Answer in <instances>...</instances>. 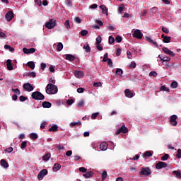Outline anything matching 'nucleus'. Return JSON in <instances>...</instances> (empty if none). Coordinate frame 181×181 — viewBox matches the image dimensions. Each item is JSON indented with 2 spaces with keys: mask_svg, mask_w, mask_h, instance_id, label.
I'll list each match as a JSON object with an SVG mask.
<instances>
[{
  "mask_svg": "<svg viewBox=\"0 0 181 181\" xmlns=\"http://www.w3.org/2000/svg\"><path fill=\"white\" fill-rule=\"evenodd\" d=\"M161 62H170V58L169 57H160Z\"/></svg>",
  "mask_w": 181,
  "mask_h": 181,
  "instance_id": "obj_43",
  "label": "nucleus"
},
{
  "mask_svg": "<svg viewBox=\"0 0 181 181\" xmlns=\"http://www.w3.org/2000/svg\"><path fill=\"white\" fill-rule=\"evenodd\" d=\"M100 9L103 11V13L106 15V16H108V8L104 5H100Z\"/></svg>",
  "mask_w": 181,
  "mask_h": 181,
  "instance_id": "obj_20",
  "label": "nucleus"
},
{
  "mask_svg": "<svg viewBox=\"0 0 181 181\" xmlns=\"http://www.w3.org/2000/svg\"><path fill=\"white\" fill-rule=\"evenodd\" d=\"M56 26V20L50 19L48 22L45 23V28L47 29H53Z\"/></svg>",
  "mask_w": 181,
  "mask_h": 181,
  "instance_id": "obj_3",
  "label": "nucleus"
},
{
  "mask_svg": "<svg viewBox=\"0 0 181 181\" xmlns=\"http://www.w3.org/2000/svg\"><path fill=\"white\" fill-rule=\"evenodd\" d=\"M30 138H32V139H37V138H39V136H37V134L36 133H31Z\"/></svg>",
  "mask_w": 181,
  "mask_h": 181,
  "instance_id": "obj_37",
  "label": "nucleus"
},
{
  "mask_svg": "<svg viewBox=\"0 0 181 181\" xmlns=\"http://www.w3.org/2000/svg\"><path fill=\"white\" fill-rule=\"evenodd\" d=\"M66 60H69V62H74L76 60V57L70 54H67L66 55Z\"/></svg>",
  "mask_w": 181,
  "mask_h": 181,
  "instance_id": "obj_19",
  "label": "nucleus"
},
{
  "mask_svg": "<svg viewBox=\"0 0 181 181\" xmlns=\"http://www.w3.org/2000/svg\"><path fill=\"white\" fill-rule=\"evenodd\" d=\"M169 159V156L168 154H165L162 158L161 160H168Z\"/></svg>",
  "mask_w": 181,
  "mask_h": 181,
  "instance_id": "obj_55",
  "label": "nucleus"
},
{
  "mask_svg": "<svg viewBox=\"0 0 181 181\" xmlns=\"http://www.w3.org/2000/svg\"><path fill=\"white\" fill-rule=\"evenodd\" d=\"M133 37H136V39H142L144 37V34L141 32V30H136L134 33L132 34Z\"/></svg>",
  "mask_w": 181,
  "mask_h": 181,
  "instance_id": "obj_5",
  "label": "nucleus"
},
{
  "mask_svg": "<svg viewBox=\"0 0 181 181\" xmlns=\"http://www.w3.org/2000/svg\"><path fill=\"white\" fill-rule=\"evenodd\" d=\"M59 129V127H57V124H54L52 127H50L48 131L49 132H56Z\"/></svg>",
  "mask_w": 181,
  "mask_h": 181,
  "instance_id": "obj_21",
  "label": "nucleus"
},
{
  "mask_svg": "<svg viewBox=\"0 0 181 181\" xmlns=\"http://www.w3.org/2000/svg\"><path fill=\"white\" fill-rule=\"evenodd\" d=\"M62 168V165L59 163H55L53 167L54 172H57L58 170H60V168Z\"/></svg>",
  "mask_w": 181,
  "mask_h": 181,
  "instance_id": "obj_26",
  "label": "nucleus"
},
{
  "mask_svg": "<svg viewBox=\"0 0 181 181\" xmlns=\"http://www.w3.org/2000/svg\"><path fill=\"white\" fill-rule=\"evenodd\" d=\"M64 26L66 29H70L71 26H70V21L66 20L64 23Z\"/></svg>",
  "mask_w": 181,
  "mask_h": 181,
  "instance_id": "obj_35",
  "label": "nucleus"
},
{
  "mask_svg": "<svg viewBox=\"0 0 181 181\" xmlns=\"http://www.w3.org/2000/svg\"><path fill=\"white\" fill-rule=\"evenodd\" d=\"M176 119H177V115H173V116H171L170 121L171 125H173V127H176V125H177V122L176 121Z\"/></svg>",
  "mask_w": 181,
  "mask_h": 181,
  "instance_id": "obj_9",
  "label": "nucleus"
},
{
  "mask_svg": "<svg viewBox=\"0 0 181 181\" xmlns=\"http://www.w3.org/2000/svg\"><path fill=\"white\" fill-rule=\"evenodd\" d=\"M107 176H108V174L107 173V171H104L102 173V180H104L105 179H107Z\"/></svg>",
  "mask_w": 181,
  "mask_h": 181,
  "instance_id": "obj_44",
  "label": "nucleus"
},
{
  "mask_svg": "<svg viewBox=\"0 0 181 181\" xmlns=\"http://www.w3.org/2000/svg\"><path fill=\"white\" fill-rule=\"evenodd\" d=\"M127 134L128 132V128L125 127V124H123L121 128H119L117 132H116V135H119V134Z\"/></svg>",
  "mask_w": 181,
  "mask_h": 181,
  "instance_id": "obj_6",
  "label": "nucleus"
},
{
  "mask_svg": "<svg viewBox=\"0 0 181 181\" xmlns=\"http://www.w3.org/2000/svg\"><path fill=\"white\" fill-rule=\"evenodd\" d=\"M151 156H152V151H146L143 154V158L151 157Z\"/></svg>",
  "mask_w": 181,
  "mask_h": 181,
  "instance_id": "obj_30",
  "label": "nucleus"
},
{
  "mask_svg": "<svg viewBox=\"0 0 181 181\" xmlns=\"http://www.w3.org/2000/svg\"><path fill=\"white\" fill-rule=\"evenodd\" d=\"M107 30H110V32H112L114 30H115V27H114L113 25H112L111 24H110L107 28Z\"/></svg>",
  "mask_w": 181,
  "mask_h": 181,
  "instance_id": "obj_40",
  "label": "nucleus"
},
{
  "mask_svg": "<svg viewBox=\"0 0 181 181\" xmlns=\"http://www.w3.org/2000/svg\"><path fill=\"white\" fill-rule=\"evenodd\" d=\"M76 125H81V122L78 121V122H72L70 123V127H76Z\"/></svg>",
  "mask_w": 181,
  "mask_h": 181,
  "instance_id": "obj_31",
  "label": "nucleus"
},
{
  "mask_svg": "<svg viewBox=\"0 0 181 181\" xmlns=\"http://www.w3.org/2000/svg\"><path fill=\"white\" fill-rule=\"evenodd\" d=\"M96 48L98 49V50H103V46L100 45V44H96Z\"/></svg>",
  "mask_w": 181,
  "mask_h": 181,
  "instance_id": "obj_64",
  "label": "nucleus"
},
{
  "mask_svg": "<svg viewBox=\"0 0 181 181\" xmlns=\"http://www.w3.org/2000/svg\"><path fill=\"white\" fill-rule=\"evenodd\" d=\"M102 84L101 82H95L93 83L94 87H101Z\"/></svg>",
  "mask_w": 181,
  "mask_h": 181,
  "instance_id": "obj_60",
  "label": "nucleus"
},
{
  "mask_svg": "<svg viewBox=\"0 0 181 181\" xmlns=\"http://www.w3.org/2000/svg\"><path fill=\"white\" fill-rule=\"evenodd\" d=\"M13 11H8L5 16L6 19L8 22H11V21L13 19Z\"/></svg>",
  "mask_w": 181,
  "mask_h": 181,
  "instance_id": "obj_10",
  "label": "nucleus"
},
{
  "mask_svg": "<svg viewBox=\"0 0 181 181\" xmlns=\"http://www.w3.org/2000/svg\"><path fill=\"white\" fill-rule=\"evenodd\" d=\"M124 5H121L119 8H118V12H120V13H122V12H124Z\"/></svg>",
  "mask_w": 181,
  "mask_h": 181,
  "instance_id": "obj_58",
  "label": "nucleus"
},
{
  "mask_svg": "<svg viewBox=\"0 0 181 181\" xmlns=\"http://www.w3.org/2000/svg\"><path fill=\"white\" fill-rule=\"evenodd\" d=\"M115 40L117 43H121V42H122V37L120 36H117Z\"/></svg>",
  "mask_w": 181,
  "mask_h": 181,
  "instance_id": "obj_50",
  "label": "nucleus"
},
{
  "mask_svg": "<svg viewBox=\"0 0 181 181\" xmlns=\"http://www.w3.org/2000/svg\"><path fill=\"white\" fill-rule=\"evenodd\" d=\"M99 114H100L99 112L93 113L91 116L92 119H95V118H97V117H98Z\"/></svg>",
  "mask_w": 181,
  "mask_h": 181,
  "instance_id": "obj_56",
  "label": "nucleus"
},
{
  "mask_svg": "<svg viewBox=\"0 0 181 181\" xmlns=\"http://www.w3.org/2000/svg\"><path fill=\"white\" fill-rule=\"evenodd\" d=\"M103 39L101 38V36L98 35L96 38V45H100Z\"/></svg>",
  "mask_w": 181,
  "mask_h": 181,
  "instance_id": "obj_45",
  "label": "nucleus"
},
{
  "mask_svg": "<svg viewBox=\"0 0 181 181\" xmlns=\"http://www.w3.org/2000/svg\"><path fill=\"white\" fill-rule=\"evenodd\" d=\"M171 88H177V82L173 81L170 84Z\"/></svg>",
  "mask_w": 181,
  "mask_h": 181,
  "instance_id": "obj_36",
  "label": "nucleus"
},
{
  "mask_svg": "<svg viewBox=\"0 0 181 181\" xmlns=\"http://www.w3.org/2000/svg\"><path fill=\"white\" fill-rule=\"evenodd\" d=\"M176 158H177V159H180V158H181V149L177 150V154H176Z\"/></svg>",
  "mask_w": 181,
  "mask_h": 181,
  "instance_id": "obj_48",
  "label": "nucleus"
},
{
  "mask_svg": "<svg viewBox=\"0 0 181 181\" xmlns=\"http://www.w3.org/2000/svg\"><path fill=\"white\" fill-rule=\"evenodd\" d=\"M46 88L47 94H57V91H59L57 86L52 83L47 85Z\"/></svg>",
  "mask_w": 181,
  "mask_h": 181,
  "instance_id": "obj_1",
  "label": "nucleus"
},
{
  "mask_svg": "<svg viewBox=\"0 0 181 181\" xmlns=\"http://www.w3.org/2000/svg\"><path fill=\"white\" fill-rule=\"evenodd\" d=\"M107 66H109V67H112V60H111V59L107 60Z\"/></svg>",
  "mask_w": 181,
  "mask_h": 181,
  "instance_id": "obj_61",
  "label": "nucleus"
},
{
  "mask_svg": "<svg viewBox=\"0 0 181 181\" xmlns=\"http://www.w3.org/2000/svg\"><path fill=\"white\" fill-rule=\"evenodd\" d=\"M124 73V71H122L121 69H117L116 70V74H117L118 76H122Z\"/></svg>",
  "mask_w": 181,
  "mask_h": 181,
  "instance_id": "obj_39",
  "label": "nucleus"
},
{
  "mask_svg": "<svg viewBox=\"0 0 181 181\" xmlns=\"http://www.w3.org/2000/svg\"><path fill=\"white\" fill-rule=\"evenodd\" d=\"M171 39H172V37H170L169 36H166L165 37H164L163 41L164 42V43H170V40Z\"/></svg>",
  "mask_w": 181,
  "mask_h": 181,
  "instance_id": "obj_32",
  "label": "nucleus"
},
{
  "mask_svg": "<svg viewBox=\"0 0 181 181\" xmlns=\"http://www.w3.org/2000/svg\"><path fill=\"white\" fill-rule=\"evenodd\" d=\"M160 91H166V93H169V88H168L165 86H162L160 88Z\"/></svg>",
  "mask_w": 181,
  "mask_h": 181,
  "instance_id": "obj_38",
  "label": "nucleus"
},
{
  "mask_svg": "<svg viewBox=\"0 0 181 181\" xmlns=\"http://www.w3.org/2000/svg\"><path fill=\"white\" fill-rule=\"evenodd\" d=\"M108 59H110V58H108V53L106 52L104 54V57H103V62H107Z\"/></svg>",
  "mask_w": 181,
  "mask_h": 181,
  "instance_id": "obj_49",
  "label": "nucleus"
},
{
  "mask_svg": "<svg viewBox=\"0 0 181 181\" xmlns=\"http://www.w3.org/2000/svg\"><path fill=\"white\" fill-rule=\"evenodd\" d=\"M23 87L25 91H28L29 93H30V91H33V86L29 83H25Z\"/></svg>",
  "mask_w": 181,
  "mask_h": 181,
  "instance_id": "obj_7",
  "label": "nucleus"
},
{
  "mask_svg": "<svg viewBox=\"0 0 181 181\" xmlns=\"http://www.w3.org/2000/svg\"><path fill=\"white\" fill-rule=\"evenodd\" d=\"M84 88H78L77 89V93H84Z\"/></svg>",
  "mask_w": 181,
  "mask_h": 181,
  "instance_id": "obj_63",
  "label": "nucleus"
},
{
  "mask_svg": "<svg viewBox=\"0 0 181 181\" xmlns=\"http://www.w3.org/2000/svg\"><path fill=\"white\" fill-rule=\"evenodd\" d=\"M28 76H29V77H33V78H35V77H36V74L33 71V72L28 73Z\"/></svg>",
  "mask_w": 181,
  "mask_h": 181,
  "instance_id": "obj_57",
  "label": "nucleus"
},
{
  "mask_svg": "<svg viewBox=\"0 0 181 181\" xmlns=\"http://www.w3.org/2000/svg\"><path fill=\"white\" fill-rule=\"evenodd\" d=\"M0 163L2 168H4V169H8V168H9V164L4 159H1Z\"/></svg>",
  "mask_w": 181,
  "mask_h": 181,
  "instance_id": "obj_16",
  "label": "nucleus"
},
{
  "mask_svg": "<svg viewBox=\"0 0 181 181\" xmlns=\"http://www.w3.org/2000/svg\"><path fill=\"white\" fill-rule=\"evenodd\" d=\"M162 51L164 53H165V54H168L169 56H172V57L175 56V52L168 49V47H163L162 49Z\"/></svg>",
  "mask_w": 181,
  "mask_h": 181,
  "instance_id": "obj_13",
  "label": "nucleus"
},
{
  "mask_svg": "<svg viewBox=\"0 0 181 181\" xmlns=\"http://www.w3.org/2000/svg\"><path fill=\"white\" fill-rule=\"evenodd\" d=\"M51 156H52V154H50V153H47L42 156V160H45V162H47V160H49V159H50Z\"/></svg>",
  "mask_w": 181,
  "mask_h": 181,
  "instance_id": "obj_24",
  "label": "nucleus"
},
{
  "mask_svg": "<svg viewBox=\"0 0 181 181\" xmlns=\"http://www.w3.org/2000/svg\"><path fill=\"white\" fill-rule=\"evenodd\" d=\"M28 67L30 68L32 70H35V62H28Z\"/></svg>",
  "mask_w": 181,
  "mask_h": 181,
  "instance_id": "obj_33",
  "label": "nucleus"
},
{
  "mask_svg": "<svg viewBox=\"0 0 181 181\" xmlns=\"http://www.w3.org/2000/svg\"><path fill=\"white\" fill-rule=\"evenodd\" d=\"M124 94L126 97H128V98H132L134 97V93L129 90V89H126L124 90Z\"/></svg>",
  "mask_w": 181,
  "mask_h": 181,
  "instance_id": "obj_17",
  "label": "nucleus"
},
{
  "mask_svg": "<svg viewBox=\"0 0 181 181\" xmlns=\"http://www.w3.org/2000/svg\"><path fill=\"white\" fill-rule=\"evenodd\" d=\"M93 175H94L93 171H88L86 173L83 174V176L86 179H89V177H91Z\"/></svg>",
  "mask_w": 181,
  "mask_h": 181,
  "instance_id": "obj_22",
  "label": "nucleus"
},
{
  "mask_svg": "<svg viewBox=\"0 0 181 181\" xmlns=\"http://www.w3.org/2000/svg\"><path fill=\"white\" fill-rule=\"evenodd\" d=\"M115 42V39L112 36H109V44L112 45Z\"/></svg>",
  "mask_w": 181,
  "mask_h": 181,
  "instance_id": "obj_42",
  "label": "nucleus"
},
{
  "mask_svg": "<svg viewBox=\"0 0 181 181\" xmlns=\"http://www.w3.org/2000/svg\"><path fill=\"white\" fill-rule=\"evenodd\" d=\"M42 107L43 108H50V107H52V103L47 101H45L42 103Z\"/></svg>",
  "mask_w": 181,
  "mask_h": 181,
  "instance_id": "obj_25",
  "label": "nucleus"
},
{
  "mask_svg": "<svg viewBox=\"0 0 181 181\" xmlns=\"http://www.w3.org/2000/svg\"><path fill=\"white\" fill-rule=\"evenodd\" d=\"M149 76L156 77L158 76V73H156V71H151L149 73Z\"/></svg>",
  "mask_w": 181,
  "mask_h": 181,
  "instance_id": "obj_52",
  "label": "nucleus"
},
{
  "mask_svg": "<svg viewBox=\"0 0 181 181\" xmlns=\"http://www.w3.org/2000/svg\"><path fill=\"white\" fill-rule=\"evenodd\" d=\"M173 175H176L177 179H181V171L180 170L173 171Z\"/></svg>",
  "mask_w": 181,
  "mask_h": 181,
  "instance_id": "obj_27",
  "label": "nucleus"
},
{
  "mask_svg": "<svg viewBox=\"0 0 181 181\" xmlns=\"http://www.w3.org/2000/svg\"><path fill=\"white\" fill-rule=\"evenodd\" d=\"M46 175H47V170L46 169L42 170L38 174L39 180H42L43 177L46 176Z\"/></svg>",
  "mask_w": 181,
  "mask_h": 181,
  "instance_id": "obj_8",
  "label": "nucleus"
},
{
  "mask_svg": "<svg viewBox=\"0 0 181 181\" xmlns=\"http://www.w3.org/2000/svg\"><path fill=\"white\" fill-rule=\"evenodd\" d=\"M74 74L76 78H81L84 76V72L81 71H75Z\"/></svg>",
  "mask_w": 181,
  "mask_h": 181,
  "instance_id": "obj_14",
  "label": "nucleus"
},
{
  "mask_svg": "<svg viewBox=\"0 0 181 181\" xmlns=\"http://www.w3.org/2000/svg\"><path fill=\"white\" fill-rule=\"evenodd\" d=\"M74 103V100L70 99L66 101L67 105H71Z\"/></svg>",
  "mask_w": 181,
  "mask_h": 181,
  "instance_id": "obj_54",
  "label": "nucleus"
},
{
  "mask_svg": "<svg viewBox=\"0 0 181 181\" xmlns=\"http://www.w3.org/2000/svg\"><path fill=\"white\" fill-rule=\"evenodd\" d=\"M57 52H62V50H63V43H62V42L57 43Z\"/></svg>",
  "mask_w": 181,
  "mask_h": 181,
  "instance_id": "obj_28",
  "label": "nucleus"
},
{
  "mask_svg": "<svg viewBox=\"0 0 181 181\" xmlns=\"http://www.w3.org/2000/svg\"><path fill=\"white\" fill-rule=\"evenodd\" d=\"M31 97L33 100H42L45 98V95L39 91L33 92L32 93Z\"/></svg>",
  "mask_w": 181,
  "mask_h": 181,
  "instance_id": "obj_2",
  "label": "nucleus"
},
{
  "mask_svg": "<svg viewBox=\"0 0 181 181\" xmlns=\"http://www.w3.org/2000/svg\"><path fill=\"white\" fill-rule=\"evenodd\" d=\"M158 11V9L157 7H153L150 9V12H151V13H156Z\"/></svg>",
  "mask_w": 181,
  "mask_h": 181,
  "instance_id": "obj_41",
  "label": "nucleus"
},
{
  "mask_svg": "<svg viewBox=\"0 0 181 181\" xmlns=\"http://www.w3.org/2000/svg\"><path fill=\"white\" fill-rule=\"evenodd\" d=\"M23 52L25 54H30V53H35V52H36V49H35V48H30V49L23 48Z\"/></svg>",
  "mask_w": 181,
  "mask_h": 181,
  "instance_id": "obj_12",
  "label": "nucleus"
},
{
  "mask_svg": "<svg viewBox=\"0 0 181 181\" xmlns=\"http://www.w3.org/2000/svg\"><path fill=\"white\" fill-rule=\"evenodd\" d=\"M100 148L102 151H107V149H108V144H107V142L101 143L100 145Z\"/></svg>",
  "mask_w": 181,
  "mask_h": 181,
  "instance_id": "obj_18",
  "label": "nucleus"
},
{
  "mask_svg": "<svg viewBox=\"0 0 181 181\" xmlns=\"http://www.w3.org/2000/svg\"><path fill=\"white\" fill-rule=\"evenodd\" d=\"M13 93H16V94H18V95H21V90H19L18 88L12 89Z\"/></svg>",
  "mask_w": 181,
  "mask_h": 181,
  "instance_id": "obj_47",
  "label": "nucleus"
},
{
  "mask_svg": "<svg viewBox=\"0 0 181 181\" xmlns=\"http://www.w3.org/2000/svg\"><path fill=\"white\" fill-rule=\"evenodd\" d=\"M79 172H82V173H86L87 172V168L84 167L79 168Z\"/></svg>",
  "mask_w": 181,
  "mask_h": 181,
  "instance_id": "obj_51",
  "label": "nucleus"
},
{
  "mask_svg": "<svg viewBox=\"0 0 181 181\" xmlns=\"http://www.w3.org/2000/svg\"><path fill=\"white\" fill-rule=\"evenodd\" d=\"M19 100L21 102H23V101H26L28 100V98L25 97V96H20L19 97Z\"/></svg>",
  "mask_w": 181,
  "mask_h": 181,
  "instance_id": "obj_59",
  "label": "nucleus"
},
{
  "mask_svg": "<svg viewBox=\"0 0 181 181\" xmlns=\"http://www.w3.org/2000/svg\"><path fill=\"white\" fill-rule=\"evenodd\" d=\"M151 173L152 172L151 171V169L146 167V168H142L141 171L139 173V175H143L144 176H149V175H151Z\"/></svg>",
  "mask_w": 181,
  "mask_h": 181,
  "instance_id": "obj_4",
  "label": "nucleus"
},
{
  "mask_svg": "<svg viewBox=\"0 0 181 181\" xmlns=\"http://www.w3.org/2000/svg\"><path fill=\"white\" fill-rule=\"evenodd\" d=\"M168 163L165 162L160 161L156 165V169H163V168H166Z\"/></svg>",
  "mask_w": 181,
  "mask_h": 181,
  "instance_id": "obj_11",
  "label": "nucleus"
},
{
  "mask_svg": "<svg viewBox=\"0 0 181 181\" xmlns=\"http://www.w3.org/2000/svg\"><path fill=\"white\" fill-rule=\"evenodd\" d=\"M80 35H81V36H87V35H88V30H83L80 32Z\"/></svg>",
  "mask_w": 181,
  "mask_h": 181,
  "instance_id": "obj_34",
  "label": "nucleus"
},
{
  "mask_svg": "<svg viewBox=\"0 0 181 181\" xmlns=\"http://www.w3.org/2000/svg\"><path fill=\"white\" fill-rule=\"evenodd\" d=\"M13 151V148L8 147L6 149H5V152H7L8 153H11Z\"/></svg>",
  "mask_w": 181,
  "mask_h": 181,
  "instance_id": "obj_53",
  "label": "nucleus"
},
{
  "mask_svg": "<svg viewBox=\"0 0 181 181\" xmlns=\"http://www.w3.org/2000/svg\"><path fill=\"white\" fill-rule=\"evenodd\" d=\"M83 49H84V50H86V53H90V52H91V48L90 47V45H88V43H86L83 45Z\"/></svg>",
  "mask_w": 181,
  "mask_h": 181,
  "instance_id": "obj_23",
  "label": "nucleus"
},
{
  "mask_svg": "<svg viewBox=\"0 0 181 181\" xmlns=\"http://www.w3.org/2000/svg\"><path fill=\"white\" fill-rule=\"evenodd\" d=\"M162 30H163V32L164 33H166V34L169 33V29H168V28H165V27H163Z\"/></svg>",
  "mask_w": 181,
  "mask_h": 181,
  "instance_id": "obj_62",
  "label": "nucleus"
},
{
  "mask_svg": "<svg viewBox=\"0 0 181 181\" xmlns=\"http://www.w3.org/2000/svg\"><path fill=\"white\" fill-rule=\"evenodd\" d=\"M4 49H6V50H9V52H15V49L8 45H4Z\"/></svg>",
  "mask_w": 181,
  "mask_h": 181,
  "instance_id": "obj_29",
  "label": "nucleus"
},
{
  "mask_svg": "<svg viewBox=\"0 0 181 181\" xmlns=\"http://www.w3.org/2000/svg\"><path fill=\"white\" fill-rule=\"evenodd\" d=\"M7 70H13V66L12 65V60L8 59L6 62Z\"/></svg>",
  "mask_w": 181,
  "mask_h": 181,
  "instance_id": "obj_15",
  "label": "nucleus"
},
{
  "mask_svg": "<svg viewBox=\"0 0 181 181\" xmlns=\"http://www.w3.org/2000/svg\"><path fill=\"white\" fill-rule=\"evenodd\" d=\"M27 144H28V143L26 141H23L21 144V148L25 149V148H26Z\"/></svg>",
  "mask_w": 181,
  "mask_h": 181,
  "instance_id": "obj_46",
  "label": "nucleus"
}]
</instances>
